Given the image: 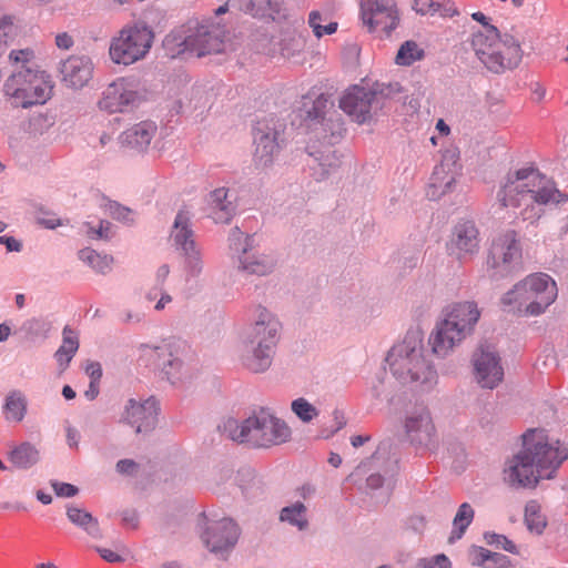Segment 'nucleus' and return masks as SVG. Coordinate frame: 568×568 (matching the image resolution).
<instances>
[{
	"instance_id": "obj_1",
	"label": "nucleus",
	"mask_w": 568,
	"mask_h": 568,
	"mask_svg": "<svg viewBox=\"0 0 568 568\" xmlns=\"http://www.w3.org/2000/svg\"><path fill=\"white\" fill-rule=\"evenodd\" d=\"M567 458L562 443L542 429H529L523 435V448L506 460L503 479L511 488L534 489L541 480L554 478Z\"/></svg>"
},
{
	"instance_id": "obj_2",
	"label": "nucleus",
	"mask_w": 568,
	"mask_h": 568,
	"mask_svg": "<svg viewBox=\"0 0 568 568\" xmlns=\"http://www.w3.org/2000/svg\"><path fill=\"white\" fill-rule=\"evenodd\" d=\"M495 199L499 209L531 223L541 216L544 205L566 201L555 183L531 166L507 172L498 181Z\"/></svg>"
},
{
	"instance_id": "obj_3",
	"label": "nucleus",
	"mask_w": 568,
	"mask_h": 568,
	"mask_svg": "<svg viewBox=\"0 0 568 568\" xmlns=\"http://www.w3.org/2000/svg\"><path fill=\"white\" fill-rule=\"evenodd\" d=\"M387 363L392 374L403 384L432 386L436 383V372L426 359L423 338L417 332L407 333L392 347Z\"/></svg>"
},
{
	"instance_id": "obj_4",
	"label": "nucleus",
	"mask_w": 568,
	"mask_h": 568,
	"mask_svg": "<svg viewBox=\"0 0 568 568\" xmlns=\"http://www.w3.org/2000/svg\"><path fill=\"white\" fill-rule=\"evenodd\" d=\"M470 43L475 55L493 73L501 74L521 62L519 41L508 33L501 36L496 27L475 32Z\"/></svg>"
},
{
	"instance_id": "obj_5",
	"label": "nucleus",
	"mask_w": 568,
	"mask_h": 568,
	"mask_svg": "<svg viewBox=\"0 0 568 568\" xmlns=\"http://www.w3.org/2000/svg\"><path fill=\"white\" fill-rule=\"evenodd\" d=\"M480 317L474 302H462L449 306L429 337L432 349L439 356L447 355L468 334L471 333Z\"/></svg>"
},
{
	"instance_id": "obj_6",
	"label": "nucleus",
	"mask_w": 568,
	"mask_h": 568,
	"mask_svg": "<svg viewBox=\"0 0 568 568\" xmlns=\"http://www.w3.org/2000/svg\"><path fill=\"white\" fill-rule=\"evenodd\" d=\"M225 428L229 429L233 440L248 443L254 447L280 445L291 437V428L287 424L266 410L258 412L242 424L229 420Z\"/></svg>"
},
{
	"instance_id": "obj_7",
	"label": "nucleus",
	"mask_w": 568,
	"mask_h": 568,
	"mask_svg": "<svg viewBox=\"0 0 568 568\" xmlns=\"http://www.w3.org/2000/svg\"><path fill=\"white\" fill-rule=\"evenodd\" d=\"M168 53L174 58L184 52L197 57L219 53L224 47V31L217 26H183L169 33L163 41Z\"/></svg>"
},
{
	"instance_id": "obj_8",
	"label": "nucleus",
	"mask_w": 568,
	"mask_h": 568,
	"mask_svg": "<svg viewBox=\"0 0 568 568\" xmlns=\"http://www.w3.org/2000/svg\"><path fill=\"white\" fill-rule=\"evenodd\" d=\"M154 31L143 21L122 27L109 45V57L115 64L131 65L143 60L154 42Z\"/></svg>"
},
{
	"instance_id": "obj_9",
	"label": "nucleus",
	"mask_w": 568,
	"mask_h": 568,
	"mask_svg": "<svg viewBox=\"0 0 568 568\" xmlns=\"http://www.w3.org/2000/svg\"><path fill=\"white\" fill-rule=\"evenodd\" d=\"M53 84L44 72L34 68L16 70L4 82V95L14 106L29 108L50 99Z\"/></svg>"
},
{
	"instance_id": "obj_10",
	"label": "nucleus",
	"mask_w": 568,
	"mask_h": 568,
	"mask_svg": "<svg viewBox=\"0 0 568 568\" xmlns=\"http://www.w3.org/2000/svg\"><path fill=\"white\" fill-rule=\"evenodd\" d=\"M280 322L266 308L257 310V317L247 335L251 355L245 357L246 367L255 373L265 371L278 341Z\"/></svg>"
},
{
	"instance_id": "obj_11",
	"label": "nucleus",
	"mask_w": 568,
	"mask_h": 568,
	"mask_svg": "<svg viewBox=\"0 0 568 568\" xmlns=\"http://www.w3.org/2000/svg\"><path fill=\"white\" fill-rule=\"evenodd\" d=\"M140 101L138 82L132 78L121 77L103 90L98 106L110 114L124 113L139 105Z\"/></svg>"
},
{
	"instance_id": "obj_12",
	"label": "nucleus",
	"mask_w": 568,
	"mask_h": 568,
	"mask_svg": "<svg viewBox=\"0 0 568 568\" xmlns=\"http://www.w3.org/2000/svg\"><path fill=\"white\" fill-rule=\"evenodd\" d=\"M521 246L513 230L499 234L493 241L488 264L497 274L508 275L521 266Z\"/></svg>"
},
{
	"instance_id": "obj_13",
	"label": "nucleus",
	"mask_w": 568,
	"mask_h": 568,
	"mask_svg": "<svg viewBox=\"0 0 568 568\" xmlns=\"http://www.w3.org/2000/svg\"><path fill=\"white\" fill-rule=\"evenodd\" d=\"M529 304L525 315L538 316L542 314L557 298L556 282L546 273H534L523 280Z\"/></svg>"
},
{
	"instance_id": "obj_14",
	"label": "nucleus",
	"mask_w": 568,
	"mask_h": 568,
	"mask_svg": "<svg viewBox=\"0 0 568 568\" xmlns=\"http://www.w3.org/2000/svg\"><path fill=\"white\" fill-rule=\"evenodd\" d=\"M474 377L481 388L494 389L504 379L501 358L495 347L480 345L473 354Z\"/></svg>"
},
{
	"instance_id": "obj_15",
	"label": "nucleus",
	"mask_w": 568,
	"mask_h": 568,
	"mask_svg": "<svg viewBox=\"0 0 568 568\" xmlns=\"http://www.w3.org/2000/svg\"><path fill=\"white\" fill-rule=\"evenodd\" d=\"M460 169L458 151L456 149L446 150L442 155L439 164L433 171L427 196L430 200H438L448 193L455 184Z\"/></svg>"
},
{
	"instance_id": "obj_16",
	"label": "nucleus",
	"mask_w": 568,
	"mask_h": 568,
	"mask_svg": "<svg viewBox=\"0 0 568 568\" xmlns=\"http://www.w3.org/2000/svg\"><path fill=\"white\" fill-rule=\"evenodd\" d=\"M362 19L371 32L388 36L397 26L398 13L392 1L371 0L362 6Z\"/></svg>"
},
{
	"instance_id": "obj_17",
	"label": "nucleus",
	"mask_w": 568,
	"mask_h": 568,
	"mask_svg": "<svg viewBox=\"0 0 568 568\" xmlns=\"http://www.w3.org/2000/svg\"><path fill=\"white\" fill-rule=\"evenodd\" d=\"M376 91L361 85L348 88L339 100V108L356 123L364 124L372 120V104Z\"/></svg>"
},
{
	"instance_id": "obj_18",
	"label": "nucleus",
	"mask_w": 568,
	"mask_h": 568,
	"mask_svg": "<svg viewBox=\"0 0 568 568\" xmlns=\"http://www.w3.org/2000/svg\"><path fill=\"white\" fill-rule=\"evenodd\" d=\"M404 429L410 443L428 446L435 435L436 428L428 408L417 405L406 412Z\"/></svg>"
},
{
	"instance_id": "obj_19",
	"label": "nucleus",
	"mask_w": 568,
	"mask_h": 568,
	"mask_svg": "<svg viewBox=\"0 0 568 568\" xmlns=\"http://www.w3.org/2000/svg\"><path fill=\"white\" fill-rule=\"evenodd\" d=\"M272 124V121H258L254 129V162L260 168L272 164L280 152L277 141L280 132Z\"/></svg>"
},
{
	"instance_id": "obj_20",
	"label": "nucleus",
	"mask_w": 568,
	"mask_h": 568,
	"mask_svg": "<svg viewBox=\"0 0 568 568\" xmlns=\"http://www.w3.org/2000/svg\"><path fill=\"white\" fill-rule=\"evenodd\" d=\"M240 530L237 525L229 518L211 523L202 539L212 552L227 551L234 547L237 541Z\"/></svg>"
},
{
	"instance_id": "obj_21",
	"label": "nucleus",
	"mask_w": 568,
	"mask_h": 568,
	"mask_svg": "<svg viewBox=\"0 0 568 568\" xmlns=\"http://www.w3.org/2000/svg\"><path fill=\"white\" fill-rule=\"evenodd\" d=\"M186 346L182 342L169 343L160 347L149 348L146 356L155 362L169 379L179 377L183 367L182 355Z\"/></svg>"
},
{
	"instance_id": "obj_22",
	"label": "nucleus",
	"mask_w": 568,
	"mask_h": 568,
	"mask_svg": "<svg viewBox=\"0 0 568 568\" xmlns=\"http://www.w3.org/2000/svg\"><path fill=\"white\" fill-rule=\"evenodd\" d=\"M171 237L176 248L184 252L189 257L193 273L201 271V262L199 260V252L195 248L193 231L190 229V217L185 212H179L172 229Z\"/></svg>"
},
{
	"instance_id": "obj_23",
	"label": "nucleus",
	"mask_w": 568,
	"mask_h": 568,
	"mask_svg": "<svg viewBox=\"0 0 568 568\" xmlns=\"http://www.w3.org/2000/svg\"><path fill=\"white\" fill-rule=\"evenodd\" d=\"M158 418V403L148 398L142 403L130 399L125 406L123 420L135 428L136 433L149 432L154 428Z\"/></svg>"
},
{
	"instance_id": "obj_24",
	"label": "nucleus",
	"mask_w": 568,
	"mask_h": 568,
	"mask_svg": "<svg viewBox=\"0 0 568 568\" xmlns=\"http://www.w3.org/2000/svg\"><path fill=\"white\" fill-rule=\"evenodd\" d=\"M479 233L470 221L458 223L452 234L448 250L457 258L464 260L474 255L479 248Z\"/></svg>"
},
{
	"instance_id": "obj_25",
	"label": "nucleus",
	"mask_w": 568,
	"mask_h": 568,
	"mask_svg": "<svg viewBox=\"0 0 568 568\" xmlns=\"http://www.w3.org/2000/svg\"><path fill=\"white\" fill-rule=\"evenodd\" d=\"M60 72L65 85L81 89L92 78L93 62L87 55H70L61 63Z\"/></svg>"
},
{
	"instance_id": "obj_26",
	"label": "nucleus",
	"mask_w": 568,
	"mask_h": 568,
	"mask_svg": "<svg viewBox=\"0 0 568 568\" xmlns=\"http://www.w3.org/2000/svg\"><path fill=\"white\" fill-rule=\"evenodd\" d=\"M307 26L316 39H322L325 36L336 33L339 24L334 17V12L329 8L322 7L310 11Z\"/></svg>"
},
{
	"instance_id": "obj_27",
	"label": "nucleus",
	"mask_w": 568,
	"mask_h": 568,
	"mask_svg": "<svg viewBox=\"0 0 568 568\" xmlns=\"http://www.w3.org/2000/svg\"><path fill=\"white\" fill-rule=\"evenodd\" d=\"M156 124L151 121H142L134 124L123 133V141L140 151L145 150L156 133Z\"/></svg>"
},
{
	"instance_id": "obj_28",
	"label": "nucleus",
	"mask_w": 568,
	"mask_h": 568,
	"mask_svg": "<svg viewBox=\"0 0 568 568\" xmlns=\"http://www.w3.org/2000/svg\"><path fill=\"white\" fill-rule=\"evenodd\" d=\"M210 205L213 219L219 223L229 222L235 211V206L229 200V191L225 187H219L211 192Z\"/></svg>"
},
{
	"instance_id": "obj_29",
	"label": "nucleus",
	"mask_w": 568,
	"mask_h": 568,
	"mask_svg": "<svg viewBox=\"0 0 568 568\" xmlns=\"http://www.w3.org/2000/svg\"><path fill=\"white\" fill-rule=\"evenodd\" d=\"M239 268L247 274L266 275L274 266L273 261L264 255L256 254L252 250L244 248L239 257Z\"/></svg>"
},
{
	"instance_id": "obj_30",
	"label": "nucleus",
	"mask_w": 568,
	"mask_h": 568,
	"mask_svg": "<svg viewBox=\"0 0 568 568\" xmlns=\"http://www.w3.org/2000/svg\"><path fill=\"white\" fill-rule=\"evenodd\" d=\"M9 462L19 469H28L40 460L39 449L29 442H23L10 449Z\"/></svg>"
},
{
	"instance_id": "obj_31",
	"label": "nucleus",
	"mask_w": 568,
	"mask_h": 568,
	"mask_svg": "<svg viewBox=\"0 0 568 568\" xmlns=\"http://www.w3.org/2000/svg\"><path fill=\"white\" fill-rule=\"evenodd\" d=\"M62 344L54 354L58 364L65 368L79 348V336L71 327L65 326L62 332Z\"/></svg>"
},
{
	"instance_id": "obj_32",
	"label": "nucleus",
	"mask_w": 568,
	"mask_h": 568,
	"mask_svg": "<svg viewBox=\"0 0 568 568\" xmlns=\"http://www.w3.org/2000/svg\"><path fill=\"white\" fill-rule=\"evenodd\" d=\"M27 413V398L19 390L10 392L3 405V414L8 422L20 423Z\"/></svg>"
},
{
	"instance_id": "obj_33",
	"label": "nucleus",
	"mask_w": 568,
	"mask_h": 568,
	"mask_svg": "<svg viewBox=\"0 0 568 568\" xmlns=\"http://www.w3.org/2000/svg\"><path fill=\"white\" fill-rule=\"evenodd\" d=\"M501 303L510 311L525 315L529 300L523 280L503 296Z\"/></svg>"
},
{
	"instance_id": "obj_34",
	"label": "nucleus",
	"mask_w": 568,
	"mask_h": 568,
	"mask_svg": "<svg viewBox=\"0 0 568 568\" xmlns=\"http://www.w3.org/2000/svg\"><path fill=\"white\" fill-rule=\"evenodd\" d=\"M474 514V509L469 504L464 503L459 506L453 521L454 529L448 538L450 544L462 538L468 526L471 524Z\"/></svg>"
},
{
	"instance_id": "obj_35",
	"label": "nucleus",
	"mask_w": 568,
	"mask_h": 568,
	"mask_svg": "<svg viewBox=\"0 0 568 568\" xmlns=\"http://www.w3.org/2000/svg\"><path fill=\"white\" fill-rule=\"evenodd\" d=\"M67 515L70 521H72L77 526L82 527L91 536H100L98 521L92 517L90 513L78 507H69L67 510Z\"/></svg>"
},
{
	"instance_id": "obj_36",
	"label": "nucleus",
	"mask_w": 568,
	"mask_h": 568,
	"mask_svg": "<svg viewBox=\"0 0 568 568\" xmlns=\"http://www.w3.org/2000/svg\"><path fill=\"white\" fill-rule=\"evenodd\" d=\"M414 10L419 14L434 16H453L455 10L449 6L447 0H414Z\"/></svg>"
},
{
	"instance_id": "obj_37",
	"label": "nucleus",
	"mask_w": 568,
	"mask_h": 568,
	"mask_svg": "<svg viewBox=\"0 0 568 568\" xmlns=\"http://www.w3.org/2000/svg\"><path fill=\"white\" fill-rule=\"evenodd\" d=\"M424 55V50L415 41L408 40L399 47L395 62L398 65L408 67L416 61H420Z\"/></svg>"
},
{
	"instance_id": "obj_38",
	"label": "nucleus",
	"mask_w": 568,
	"mask_h": 568,
	"mask_svg": "<svg viewBox=\"0 0 568 568\" xmlns=\"http://www.w3.org/2000/svg\"><path fill=\"white\" fill-rule=\"evenodd\" d=\"M79 257L89 264L95 272L106 273L111 270L113 257L109 255H100L91 248H83L79 252Z\"/></svg>"
},
{
	"instance_id": "obj_39",
	"label": "nucleus",
	"mask_w": 568,
	"mask_h": 568,
	"mask_svg": "<svg viewBox=\"0 0 568 568\" xmlns=\"http://www.w3.org/2000/svg\"><path fill=\"white\" fill-rule=\"evenodd\" d=\"M240 8L252 17H268L276 12L273 0H239Z\"/></svg>"
},
{
	"instance_id": "obj_40",
	"label": "nucleus",
	"mask_w": 568,
	"mask_h": 568,
	"mask_svg": "<svg viewBox=\"0 0 568 568\" xmlns=\"http://www.w3.org/2000/svg\"><path fill=\"white\" fill-rule=\"evenodd\" d=\"M525 523L530 531L541 534L546 527V518L541 514V507L536 500H530L525 507Z\"/></svg>"
},
{
	"instance_id": "obj_41",
	"label": "nucleus",
	"mask_w": 568,
	"mask_h": 568,
	"mask_svg": "<svg viewBox=\"0 0 568 568\" xmlns=\"http://www.w3.org/2000/svg\"><path fill=\"white\" fill-rule=\"evenodd\" d=\"M280 519L282 521H287L291 525L296 526L298 529L303 530L307 527L306 519V507L302 503H296L292 506L284 507L281 510Z\"/></svg>"
},
{
	"instance_id": "obj_42",
	"label": "nucleus",
	"mask_w": 568,
	"mask_h": 568,
	"mask_svg": "<svg viewBox=\"0 0 568 568\" xmlns=\"http://www.w3.org/2000/svg\"><path fill=\"white\" fill-rule=\"evenodd\" d=\"M292 410L304 423L311 422L318 415L316 407L302 397L292 402Z\"/></svg>"
},
{
	"instance_id": "obj_43",
	"label": "nucleus",
	"mask_w": 568,
	"mask_h": 568,
	"mask_svg": "<svg viewBox=\"0 0 568 568\" xmlns=\"http://www.w3.org/2000/svg\"><path fill=\"white\" fill-rule=\"evenodd\" d=\"M85 234L91 240H110L114 232L112 224L109 221H100L98 229L93 227L90 223H85Z\"/></svg>"
},
{
	"instance_id": "obj_44",
	"label": "nucleus",
	"mask_w": 568,
	"mask_h": 568,
	"mask_svg": "<svg viewBox=\"0 0 568 568\" xmlns=\"http://www.w3.org/2000/svg\"><path fill=\"white\" fill-rule=\"evenodd\" d=\"M105 211L111 215L112 217L119 220V221H132V210L125 206H122L118 202L110 201L105 204Z\"/></svg>"
},
{
	"instance_id": "obj_45",
	"label": "nucleus",
	"mask_w": 568,
	"mask_h": 568,
	"mask_svg": "<svg viewBox=\"0 0 568 568\" xmlns=\"http://www.w3.org/2000/svg\"><path fill=\"white\" fill-rule=\"evenodd\" d=\"M301 51V41L295 36H286L281 42V53L285 58H292Z\"/></svg>"
},
{
	"instance_id": "obj_46",
	"label": "nucleus",
	"mask_w": 568,
	"mask_h": 568,
	"mask_svg": "<svg viewBox=\"0 0 568 568\" xmlns=\"http://www.w3.org/2000/svg\"><path fill=\"white\" fill-rule=\"evenodd\" d=\"M34 58V53L30 49L23 50H13L9 54V60L13 63L21 64L18 70H23L24 68H32L29 65L31 60Z\"/></svg>"
},
{
	"instance_id": "obj_47",
	"label": "nucleus",
	"mask_w": 568,
	"mask_h": 568,
	"mask_svg": "<svg viewBox=\"0 0 568 568\" xmlns=\"http://www.w3.org/2000/svg\"><path fill=\"white\" fill-rule=\"evenodd\" d=\"M488 549L484 547L473 546L469 549V560L473 566H478L486 568L488 556H489Z\"/></svg>"
},
{
	"instance_id": "obj_48",
	"label": "nucleus",
	"mask_w": 568,
	"mask_h": 568,
	"mask_svg": "<svg viewBox=\"0 0 568 568\" xmlns=\"http://www.w3.org/2000/svg\"><path fill=\"white\" fill-rule=\"evenodd\" d=\"M486 568H511V560L506 555L489 551Z\"/></svg>"
},
{
	"instance_id": "obj_49",
	"label": "nucleus",
	"mask_w": 568,
	"mask_h": 568,
	"mask_svg": "<svg viewBox=\"0 0 568 568\" xmlns=\"http://www.w3.org/2000/svg\"><path fill=\"white\" fill-rule=\"evenodd\" d=\"M13 32V21L10 17L0 19V49L4 47Z\"/></svg>"
},
{
	"instance_id": "obj_50",
	"label": "nucleus",
	"mask_w": 568,
	"mask_h": 568,
	"mask_svg": "<svg viewBox=\"0 0 568 568\" xmlns=\"http://www.w3.org/2000/svg\"><path fill=\"white\" fill-rule=\"evenodd\" d=\"M51 485L59 497H73L78 494V488L71 484L53 481Z\"/></svg>"
},
{
	"instance_id": "obj_51",
	"label": "nucleus",
	"mask_w": 568,
	"mask_h": 568,
	"mask_svg": "<svg viewBox=\"0 0 568 568\" xmlns=\"http://www.w3.org/2000/svg\"><path fill=\"white\" fill-rule=\"evenodd\" d=\"M84 371L87 375L90 377V382L100 383V379L102 377V367L100 363L88 361L85 363Z\"/></svg>"
},
{
	"instance_id": "obj_52",
	"label": "nucleus",
	"mask_w": 568,
	"mask_h": 568,
	"mask_svg": "<svg viewBox=\"0 0 568 568\" xmlns=\"http://www.w3.org/2000/svg\"><path fill=\"white\" fill-rule=\"evenodd\" d=\"M491 538V540H488L489 544H496L498 547H501L506 551L517 554L516 545L505 536L493 535Z\"/></svg>"
},
{
	"instance_id": "obj_53",
	"label": "nucleus",
	"mask_w": 568,
	"mask_h": 568,
	"mask_svg": "<svg viewBox=\"0 0 568 568\" xmlns=\"http://www.w3.org/2000/svg\"><path fill=\"white\" fill-rule=\"evenodd\" d=\"M402 92L403 88L398 82L382 84L378 89V93L385 98H395Z\"/></svg>"
},
{
	"instance_id": "obj_54",
	"label": "nucleus",
	"mask_w": 568,
	"mask_h": 568,
	"mask_svg": "<svg viewBox=\"0 0 568 568\" xmlns=\"http://www.w3.org/2000/svg\"><path fill=\"white\" fill-rule=\"evenodd\" d=\"M425 568H450V561L445 555H437L430 559H428L425 565Z\"/></svg>"
},
{
	"instance_id": "obj_55",
	"label": "nucleus",
	"mask_w": 568,
	"mask_h": 568,
	"mask_svg": "<svg viewBox=\"0 0 568 568\" xmlns=\"http://www.w3.org/2000/svg\"><path fill=\"white\" fill-rule=\"evenodd\" d=\"M74 41L68 32H61L55 36V45L62 50H69L72 48Z\"/></svg>"
},
{
	"instance_id": "obj_56",
	"label": "nucleus",
	"mask_w": 568,
	"mask_h": 568,
	"mask_svg": "<svg viewBox=\"0 0 568 568\" xmlns=\"http://www.w3.org/2000/svg\"><path fill=\"white\" fill-rule=\"evenodd\" d=\"M100 556L108 562H120L122 561V557L108 548H98L97 549Z\"/></svg>"
},
{
	"instance_id": "obj_57",
	"label": "nucleus",
	"mask_w": 568,
	"mask_h": 568,
	"mask_svg": "<svg viewBox=\"0 0 568 568\" xmlns=\"http://www.w3.org/2000/svg\"><path fill=\"white\" fill-rule=\"evenodd\" d=\"M136 464L132 459H122L118 462L116 469L121 474H130L136 468Z\"/></svg>"
},
{
	"instance_id": "obj_58",
	"label": "nucleus",
	"mask_w": 568,
	"mask_h": 568,
	"mask_svg": "<svg viewBox=\"0 0 568 568\" xmlns=\"http://www.w3.org/2000/svg\"><path fill=\"white\" fill-rule=\"evenodd\" d=\"M0 243H4L10 252H19L21 250V243L13 237L0 236Z\"/></svg>"
},
{
	"instance_id": "obj_59",
	"label": "nucleus",
	"mask_w": 568,
	"mask_h": 568,
	"mask_svg": "<svg viewBox=\"0 0 568 568\" xmlns=\"http://www.w3.org/2000/svg\"><path fill=\"white\" fill-rule=\"evenodd\" d=\"M38 223L47 229H54L61 224L60 220L55 219L53 215L39 217Z\"/></svg>"
},
{
	"instance_id": "obj_60",
	"label": "nucleus",
	"mask_w": 568,
	"mask_h": 568,
	"mask_svg": "<svg viewBox=\"0 0 568 568\" xmlns=\"http://www.w3.org/2000/svg\"><path fill=\"white\" fill-rule=\"evenodd\" d=\"M79 432L75 428L68 427L67 428V440L70 447H78L79 443Z\"/></svg>"
},
{
	"instance_id": "obj_61",
	"label": "nucleus",
	"mask_w": 568,
	"mask_h": 568,
	"mask_svg": "<svg viewBox=\"0 0 568 568\" xmlns=\"http://www.w3.org/2000/svg\"><path fill=\"white\" fill-rule=\"evenodd\" d=\"M170 268L169 265L164 264L159 267L156 272V282L160 286H163V283L165 282L166 277L169 276Z\"/></svg>"
},
{
	"instance_id": "obj_62",
	"label": "nucleus",
	"mask_w": 568,
	"mask_h": 568,
	"mask_svg": "<svg viewBox=\"0 0 568 568\" xmlns=\"http://www.w3.org/2000/svg\"><path fill=\"white\" fill-rule=\"evenodd\" d=\"M89 400H93L99 395V383L90 382L89 388L84 393Z\"/></svg>"
},
{
	"instance_id": "obj_63",
	"label": "nucleus",
	"mask_w": 568,
	"mask_h": 568,
	"mask_svg": "<svg viewBox=\"0 0 568 568\" xmlns=\"http://www.w3.org/2000/svg\"><path fill=\"white\" fill-rule=\"evenodd\" d=\"M473 19L483 24V30H486L487 27H493L488 23V18L480 11L471 14Z\"/></svg>"
},
{
	"instance_id": "obj_64",
	"label": "nucleus",
	"mask_w": 568,
	"mask_h": 568,
	"mask_svg": "<svg viewBox=\"0 0 568 568\" xmlns=\"http://www.w3.org/2000/svg\"><path fill=\"white\" fill-rule=\"evenodd\" d=\"M382 483H383V478L381 475L378 474H374V475H371L368 478H367V485L371 487V488H378L382 486Z\"/></svg>"
}]
</instances>
